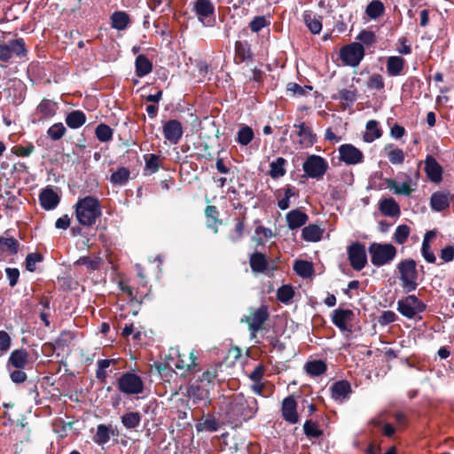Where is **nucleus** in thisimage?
Listing matches in <instances>:
<instances>
[{
	"label": "nucleus",
	"mask_w": 454,
	"mask_h": 454,
	"mask_svg": "<svg viewBox=\"0 0 454 454\" xmlns=\"http://www.w3.org/2000/svg\"><path fill=\"white\" fill-rule=\"evenodd\" d=\"M74 213L77 222L85 227L94 225L102 215V207L99 200L93 196L78 199L74 205Z\"/></svg>",
	"instance_id": "obj_1"
},
{
	"label": "nucleus",
	"mask_w": 454,
	"mask_h": 454,
	"mask_svg": "<svg viewBox=\"0 0 454 454\" xmlns=\"http://www.w3.org/2000/svg\"><path fill=\"white\" fill-rule=\"evenodd\" d=\"M258 411V403L255 398H246L242 394L233 395L229 403V416L234 419H252Z\"/></svg>",
	"instance_id": "obj_2"
},
{
	"label": "nucleus",
	"mask_w": 454,
	"mask_h": 454,
	"mask_svg": "<svg viewBox=\"0 0 454 454\" xmlns=\"http://www.w3.org/2000/svg\"><path fill=\"white\" fill-rule=\"evenodd\" d=\"M371 261L374 266L380 267L389 263L396 254V248L391 244L372 243L369 247Z\"/></svg>",
	"instance_id": "obj_3"
},
{
	"label": "nucleus",
	"mask_w": 454,
	"mask_h": 454,
	"mask_svg": "<svg viewBox=\"0 0 454 454\" xmlns=\"http://www.w3.org/2000/svg\"><path fill=\"white\" fill-rule=\"evenodd\" d=\"M398 270L404 291L407 293L414 291L418 286V273L415 262L413 260L401 262L398 264Z\"/></svg>",
	"instance_id": "obj_4"
},
{
	"label": "nucleus",
	"mask_w": 454,
	"mask_h": 454,
	"mask_svg": "<svg viewBox=\"0 0 454 454\" xmlns=\"http://www.w3.org/2000/svg\"><path fill=\"white\" fill-rule=\"evenodd\" d=\"M328 162L319 155H309L303 162L302 168L305 174L315 179H320L328 169Z\"/></svg>",
	"instance_id": "obj_5"
},
{
	"label": "nucleus",
	"mask_w": 454,
	"mask_h": 454,
	"mask_svg": "<svg viewBox=\"0 0 454 454\" xmlns=\"http://www.w3.org/2000/svg\"><path fill=\"white\" fill-rule=\"evenodd\" d=\"M340 57L344 65L356 67L364 57V48L361 43H352L342 47Z\"/></svg>",
	"instance_id": "obj_6"
},
{
	"label": "nucleus",
	"mask_w": 454,
	"mask_h": 454,
	"mask_svg": "<svg viewBox=\"0 0 454 454\" xmlns=\"http://www.w3.org/2000/svg\"><path fill=\"white\" fill-rule=\"evenodd\" d=\"M387 187L394 191L395 194L410 196L417 187V181L404 173L398 175L397 179H387Z\"/></svg>",
	"instance_id": "obj_7"
},
{
	"label": "nucleus",
	"mask_w": 454,
	"mask_h": 454,
	"mask_svg": "<svg viewBox=\"0 0 454 454\" xmlns=\"http://www.w3.org/2000/svg\"><path fill=\"white\" fill-rule=\"evenodd\" d=\"M118 388L125 395H139L144 390V383L137 374L127 372L119 378Z\"/></svg>",
	"instance_id": "obj_8"
},
{
	"label": "nucleus",
	"mask_w": 454,
	"mask_h": 454,
	"mask_svg": "<svg viewBox=\"0 0 454 454\" xmlns=\"http://www.w3.org/2000/svg\"><path fill=\"white\" fill-rule=\"evenodd\" d=\"M426 305L415 295H408L397 302V310L404 317L412 318L424 311Z\"/></svg>",
	"instance_id": "obj_9"
},
{
	"label": "nucleus",
	"mask_w": 454,
	"mask_h": 454,
	"mask_svg": "<svg viewBox=\"0 0 454 454\" xmlns=\"http://www.w3.org/2000/svg\"><path fill=\"white\" fill-rule=\"evenodd\" d=\"M26 55L23 39H15L8 43H0V60L8 62L12 57H24Z\"/></svg>",
	"instance_id": "obj_10"
},
{
	"label": "nucleus",
	"mask_w": 454,
	"mask_h": 454,
	"mask_svg": "<svg viewBox=\"0 0 454 454\" xmlns=\"http://www.w3.org/2000/svg\"><path fill=\"white\" fill-rule=\"evenodd\" d=\"M169 364L181 371L183 373L192 371L195 367V359L193 351L189 354H181L178 348H171Z\"/></svg>",
	"instance_id": "obj_11"
},
{
	"label": "nucleus",
	"mask_w": 454,
	"mask_h": 454,
	"mask_svg": "<svg viewBox=\"0 0 454 454\" xmlns=\"http://www.w3.org/2000/svg\"><path fill=\"white\" fill-rule=\"evenodd\" d=\"M348 256L350 265L356 270H363L367 263L365 247L359 242H355L348 247Z\"/></svg>",
	"instance_id": "obj_12"
},
{
	"label": "nucleus",
	"mask_w": 454,
	"mask_h": 454,
	"mask_svg": "<svg viewBox=\"0 0 454 454\" xmlns=\"http://www.w3.org/2000/svg\"><path fill=\"white\" fill-rule=\"evenodd\" d=\"M338 151L340 160L347 165H356L364 161V153L351 144L341 145Z\"/></svg>",
	"instance_id": "obj_13"
},
{
	"label": "nucleus",
	"mask_w": 454,
	"mask_h": 454,
	"mask_svg": "<svg viewBox=\"0 0 454 454\" xmlns=\"http://www.w3.org/2000/svg\"><path fill=\"white\" fill-rule=\"evenodd\" d=\"M355 314L351 309H337L333 312L332 321L341 332H351Z\"/></svg>",
	"instance_id": "obj_14"
},
{
	"label": "nucleus",
	"mask_w": 454,
	"mask_h": 454,
	"mask_svg": "<svg viewBox=\"0 0 454 454\" xmlns=\"http://www.w3.org/2000/svg\"><path fill=\"white\" fill-rule=\"evenodd\" d=\"M269 317L268 309L265 306H261L250 317L242 318V322H247L249 325L252 337H254L256 333L261 330L262 325Z\"/></svg>",
	"instance_id": "obj_15"
},
{
	"label": "nucleus",
	"mask_w": 454,
	"mask_h": 454,
	"mask_svg": "<svg viewBox=\"0 0 454 454\" xmlns=\"http://www.w3.org/2000/svg\"><path fill=\"white\" fill-rule=\"evenodd\" d=\"M164 138L172 145H176L183 136V126L177 120H169L163 124Z\"/></svg>",
	"instance_id": "obj_16"
},
{
	"label": "nucleus",
	"mask_w": 454,
	"mask_h": 454,
	"mask_svg": "<svg viewBox=\"0 0 454 454\" xmlns=\"http://www.w3.org/2000/svg\"><path fill=\"white\" fill-rule=\"evenodd\" d=\"M198 19L204 24L210 26L214 21L211 17L215 13V6L210 0H197L194 7Z\"/></svg>",
	"instance_id": "obj_17"
},
{
	"label": "nucleus",
	"mask_w": 454,
	"mask_h": 454,
	"mask_svg": "<svg viewBox=\"0 0 454 454\" xmlns=\"http://www.w3.org/2000/svg\"><path fill=\"white\" fill-rule=\"evenodd\" d=\"M386 70L388 76L395 77L404 75L406 73V61L400 56H390L386 60Z\"/></svg>",
	"instance_id": "obj_18"
},
{
	"label": "nucleus",
	"mask_w": 454,
	"mask_h": 454,
	"mask_svg": "<svg viewBox=\"0 0 454 454\" xmlns=\"http://www.w3.org/2000/svg\"><path fill=\"white\" fill-rule=\"evenodd\" d=\"M281 411L286 421L291 424H296L299 421L297 403L294 396H287L283 400Z\"/></svg>",
	"instance_id": "obj_19"
},
{
	"label": "nucleus",
	"mask_w": 454,
	"mask_h": 454,
	"mask_svg": "<svg viewBox=\"0 0 454 454\" xmlns=\"http://www.w3.org/2000/svg\"><path fill=\"white\" fill-rule=\"evenodd\" d=\"M294 128L298 129L296 133L297 136L300 137L299 144L302 148L311 147L316 143V134L306 123L301 122L300 124H295Z\"/></svg>",
	"instance_id": "obj_20"
},
{
	"label": "nucleus",
	"mask_w": 454,
	"mask_h": 454,
	"mask_svg": "<svg viewBox=\"0 0 454 454\" xmlns=\"http://www.w3.org/2000/svg\"><path fill=\"white\" fill-rule=\"evenodd\" d=\"M28 364V353L24 348L14 349L7 362V367L10 370L12 367L14 369H25Z\"/></svg>",
	"instance_id": "obj_21"
},
{
	"label": "nucleus",
	"mask_w": 454,
	"mask_h": 454,
	"mask_svg": "<svg viewBox=\"0 0 454 454\" xmlns=\"http://www.w3.org/2000/svg\"><path fill=\"white\" fill-rule=\"evenodd\" d=\"M286 218L288 228L290 230H296L303 226L308 222L309 216L301 210L296 208L289 211L286 214Z\"/></svg>",
	"instance_id": "obj_22"
},
{
	"label": "nucleus",
	"mask_w": 454,
	"mask_h": 454,
	"mask_svg": "<svg viewBox=\"0 0 454 454\" xmlns=\"http://www.w3.org/2000/svg\"><path fill=\"white\" fill-rule=\"evenodd\" d=\"M40 204L45 210L54 209L59 203V197L52 189H44L39 195Z\"/></svg>",
	"instance_id": "obj_23"
},
{
	"label": "nucleus",
	"mask_w": 454,
	"mask_h": 454,
	"mask_svg": "<svg viewBox=\"0 0 454 454\" xmlns=\"http://www.w3.org/2000/svg\"><path fill=\"white\" fill-rule=\"evenodd\" d=\"M332 397L337 402H343L351 393V387L348 381L340 380L335 382L332 387Z\"/></svg>",
	"instance_id": "obj_24"
},
{
	"label": "nucleus",
	"mask_w": 454,
	"mask_h": 454,
	"mask_svg": "<svg viewBox=\"0 0 454 454\" xmlns=\"http://www.w3.org/2000/svg\"><path fill=\"white\" fill-rule=\"evenodd\" d=\"M425 171L432 182L438 183L442 180V167L432 156L426 159Z\"/></svg>",
	"instance_id": "obj_25"
},
{
	"label": "nucleus",
	"mask_w": 454,
	"mask_h": 454,
	"mask_svg": "<svg viewBox=\"0 0 454 454\" xmlns=\"http://www.w3.org/2000/svg\"><path fill=\"white\" fill-rule=\"evenodd\" d=\"M379 209L386 216L395 217L400 215V207L393 198L381 200Z\"/></svg>",
	"instance_id": "obj_26"
},
{
	"label": "nucleus",
	"mask_w": 454,
	"mask_h": 454,
	"mask_svg": "<svg viewBox=\"0 0 454 454\" xmlns=\"http://www.w3.org/2000/svg\"><path fill=\"white\" fill-rule=\"evenodd\" d=\"M58 110L57 103L50 99H43L36 107V114L40 115L41 119H49L53 117Z\"/></svg>",
	"instance_id": "obj_27"
},
{
	"label": "nucleus",
	"mask_w": 454,
	"mask_h": 454,
	"mask_svg": "<svg viewBox=\"0 0 454 454\" xmlns=\"http://www.w3.org/2000/svg\"><path fill=\"white\" fill-rule=\"evenodd\" d=\"M86 121V116L82 111L74 110L66 117V123L70 129H78Z\"/></svg>",
	"instance_id": "obj_28"
},
{
	"label": "nucleus",
	"mask_w": 454,
	"mask_h": 454,
	"mask_svg": "<svg viewBox=\"0 0 454 454\" xmlns=\"http://www.w3.org/2000/svg\"><path fill=\"white\" fill-rule=\"evenodd\" d=\"M381 137V130L379 128L378 121L371 120L366 124V130L364 134V139L367 143H372Z\"/></svg>",
	"instance_id": "obj_29"
},
{
	"label": "nucleus",
	"mask_w": 454,
	"mask_h": 454,
	"mask_svg": "<svg viewBox=\"0 0 454 454\" xmlns=\"http://www.w3.org/2000/svg\"><path fill=\"white\" fill-rule=\"evenodd\" d=\"M136 74L139 77H143L151 73L153 65L151 61L145 56L139 55L136 59Z\"/></svg>",
	"instance_id": "obj_30"
},
{
	"label": "nucleus",
	"mask_w": 454,
	"mask_h": 454,
	"mask_svg": "<svg viewBox=\"0 0 454 454\" xmlns=\"http://www.w3.org/2000/svg\"><path fill=\"white\" fill-rule=\"evenodd\" d=\"M304 22L308 28L313 34H319L322 30L321 18L317 17L312 12H305L303 15Z\"/></svg>",
	"instance_id": "obj_31"
},
{
	"label": "nucleus",
	"mask_w": 454,
	"mask_h": 454,
	"mask_svg": "<svg viewBox=\"0 0 454 454\" xmlns=\"http://www.w3.org/2000/svg\"><path fill=\"white\" fill-rule=\"evenodd\" d=\"M322 230L316 224H309L302 230L301 236L303 239L309 242H317L320 240Z\"/></svg>",
	"instance_id": "obj_32"
},
{
	"label": "nucleus",
	"mask_w": 454,
	"mask_h": 454,
	"mask_svg": "<svg viewBox=\"0 0 454 454\" xmlns=\"http://www.w3.org/2000/svg\"><path fill=\"white\" fill-rule=\"evenodd\" d=\"M112 27L117 30H123L129 23V17L124 12H115L111 16Z\"/></svg>",
	"instance_id": "obj_33"
},
{
	"label": "nucleus",
	"mask_w": 454,
	"mask_h": 454,
	"mask_svg": "<svg viewBox=\"0 0 454 454\" xmlns=\"http://www.w3.org/2000/svg\"><path fill=\"white\" fill-rule=\"evenodd\" d=\"M431 207L435 211H442L449 207V198L445 193L435 192L430 200Z\"/></svg>",
	"instance_id": "obj_34"
},
{
	"label": "nucleus",
	"mask_w": 454,
	"mask_h": 454,
	"mask_svg": "<svg viewBox=\"0 0 454 454\" xmlns=\"http://www.w3.org/2000/svg\"><path fill=\"white\" fill-rule=\"evenodd\" d=\"M286 160L278 157L276 160L272 161L270 165V175L272 178H279L286 174Z\"/></svg>",
	"instance_id": "obj_35"
},
{
	"label": "nucleus",
	"mask_w": 454,
	"mask_h": 454,
	"mask_svg": "<svg viewBox=\"0 0 454 454\" xmlns=\"http://www.w3.org/2000/svg\"><path fill=\"white\" fill-rule=\"evenodd\" d=\"M305 370L310 376L316 377L326 371V364L321 360H314L305 364Z\"/></svg>",
	"instance_id": "obj_36"
},
{
	"label": "nucleus",
	"mask_w": 454,
	"mask_h": 454,
	"mask_svg": "<svg viewBox=\"0 0 454 454\" xmlns=\"http://www.w3.org/2000/svg\"><path fill=\"white\" fill-rule=\"evenodd\" d=\"M141 421V415L138 412H127L121 417V423L127 429L137 427Z\"/></svg>",
	"instance_id": "obj_37"
},
{
	"label": "nucleus",
	"mask_w": 454,
	"mask_h": 454,
	"mask_svg": "<svg viewBox=\"0 0 454 454\" xmlns=\"http://www.w3.org/2000/svg\"><path fill=\"white\" fill-rule=\"evenodd\" d=\"M188 395L190 399H192L195 403L199 402H204L206 404L207 403V391L199 386H191L188 388Z\"/></svg>",
	"instance_id": "obj_38"
},
{
	"label": "nucleus",
	"mask_w": 454,
	"mask_h": 454,
	"mask_svg": "<svg viewBox=\"0 0 454 454\" xmlns=\"http://www.w3.org/2000/svg\"><path fill=\"white\" fill-rule=\"evenodd\" d=\"M254 134L252 128L247 125H243L238 131L236 140L239 145L245 146L254 139Z\"/></svg>",
	"instance_id": "obj_39"
},
{
	"label": "nucleus",
	"mask_w": 454,
	"mask_h": 454,
	"mask_svg": "<svg viewBox=\"0 0 454 454\" xmlns=\"http://www.w3.org/2000/svg\"><path fill=\"white\" fill-rule=\"evenodd\" d=\"M251 269L255 272H262L266 270L267 260L261 253H255L250 257Z\"/></svg>",
	"instance_id": "obj_40"
},
{
	"label": "nucleus",
	"mask_w": 454,
	"mask_h": 454,
	"mask_svg": "<svg viewBox=\"0 0 454 454\" xmlns=\"http://www.w3.org/2000/svg\"><path fill=\"white\" fill-rule=\"evenodd\" d=\"M294 270L302 278H309L313 274V265L307 261H296L294 265Z\"/></svg>",
	"instance_id": "obj_41"
},
{
	"label": "nucleus",
	"mask_w": 454,
	"mask_h": 454,
	"mask_svg": "<svg viewBox=\"0 0 454 454\" xmlns=\"http://www.w3.org/2000/svg\"><path fill=\"white\" fill-rule=\"evenodd\" d=\"M365 12L371 19L376 20L384 12V5L379 0H373L367 5Z\"/></svg>",
	"instance_id": "obj_42"
},
{
	"label": "nucleus",
	"mask_w": 454,
	"mask_h": 454,
	"mask_svg": "<svg viewBox=\"0 0 454 454\" xmlns=\"http://www.w3.org/2000/svg\"><path fill=\"white\" fill-rule=\"evenodd\" d=\"M94 442L99 445L106 443L110 440V429L105 425H98L96 434L93 438Z\"/></svg>",
	"instance_id": "obj_43"
},
{
	"label": "nucleus",
	"mask_w": 454,
	"mask_h": 454,
	"mask_svg": "<svg viewBox=\"0 0 454 454\" xmlns=\"http://www.w3.org/2000/svg\"><path fill=\"white\" fill-rule=\"evenodd\" d=\"M129 171L126 168H120L111 176V182L114 184L123 185L129 180Z\"/></svg>",
	"instance_id": "obj_44"
},
{
	"label": "nucleus",
	"mask_w": 454,
	"mask_h": 454,
	"mask_svg": "<svg viewBox=\"0 0 454 454\" xmlns=\"http://www.w3.org/2000/svg\"><path fill=\"white\" fill-rule=\"evenodd\" d=\"M410 233H411V229L408 225H406V224L398 225L394 233V239L397 244L403 245L406 242Z\"/></svg>",
	"instance_id": "obj_45"
},
{
	"label": "nucleus",
	"mask_w": 454,
	"mask_h": 454,
	"mask_svg": "<svg viewBox=\"0 0 454 454\" xmlns=\"http://www.w3.org/2000/svg\"><path fill=\"white\" fill-rule=\"evenodd\" d=\"M219 428V424L215 418H207L196 425L198 432L209 431L215 432Z\"/></svg>",
	"instance_id": "obj_46"
},
{
	"label": "nucleus",
	"mask_w": 454,
	"mask_h": 454,
	"mask_svg": "<svg viewBox=\"0 0 454 454\" xmlns=\"http://www.w3.org/2000/svg\"><path fill=\"white\" fill-rule=\"evenodd\" d=\"M96 136L100 142H108L113 138V129L106 124H99L96 128Z\"/></svg>",
	"instance_id": "obj_47"
},
{
	"label": "nucleus",
	"mask_w": 454,
	"mask_h": 454,
	"mask_svg": "<svg viewBox=\"0 0 454 454\" xmlns=\"http://www.w3.org/2000/svg\"><path fill=\"white\" fill-rule=\"evenodd\" d=\"M294 291L291 286H283L280 288H278L277 296L278 299L283 302V303H289L291 302L292 299L294 298Z\"/></svg>",
	"instance_id": "obj_48"
},
{
	"label": "nucleus",
	"mask_w": 454,
	"mask_h": 454,
	"mask_svg": "<svg viewBox=\"0 0 454 454\" xmlns=\"http://www.w3.org/2000/svg\"><path fill=\"white\" fill-rule=\"evenodd\" d=\"M66 133V128L61 122L53 124L48 129L47 134L52 140L60 139Z\"/></svg>",
	"instance_id": "obj_49"
},
{
	"label": "nucleus",
	"mask_w": 454,
	"mask_h": 454,
	"mask_svg": "<svg viewBox=\"0 0 454 454\" xmlns=\"http://www.w3.org/2000/svg\"><path fill=\"white\" fill-rule=\"evenodd\" d=\"M341 101L348 104H353L357 98V92L356 89H343L339 91V96L336 98Z\"/></svg>",
	"instance_id": "obj_50"
},
{
	"label": "nucleus",
	"mask_w": 454,
	"mask_h": 454,
	"mask_svg": "<svg viewBox=\"0 0 454 454\" xmlns=\"http://www.w3.org/2000/svg\"><path fill=\"white\" fill-rule=\"evenodd\" d=\"M145 169L149 170L150 174L155 173L159 170L160 158L155 154L145 155Z\"/></svg>",
	"instance_id": "obj_51"
},
{
	"label": "nucleus",
	"mask_w": 454,
	"mask_h": 454,
	"mask_svg": "<svg viewBox=\"0 0 454 454\" xmlns=\"http://www.w3.org/2000/svg\"><path fill=\"white\" fill-rule=\"evenodd\" d=\"M254 234L256 236L258 244H263L264 239H268L273 237L272 231L270 228H266L262 225H258L255 228Z\"/></svg>",
	"instance_id": "obj_52"
},
{
	"label": "nucleus",
	"mask_w": 454,
	"mask_h": 454,
	"mask_svg": "<svg viewBox=\"0 0 454 454\" xmlns=\"http://www.w3.org/2000/svg\"><path fill=\"white\" fill-rule=\"evenodd\" d=\"M387 158L394 165H400L404 161V153L400 148H392L388 153Z\"/></svg>",
	"instance_id": "obj_53"
},
{
	"label": "nucleus",
	"mask_w": 454,
	"mask_h": 454,
	"mask_svg": "<svg viewBox=\"0 0 454 454\" xmlns=\"http://www.w3.org/2000/svg\"><path fill=\"white\" fill-rule=\"evenodd\" d=\"M149 8L157 12H164L170 6L169 0H148Z\"/></svg>",
	"instance_id": "obj_54"
},
{
	"label": "nucleus",
	"mask_w": 454,
	"mask_h": 454,
	"mask_svg": "<svg viewBox=\"0 0 454 454\" xmlns=\"http://www.w3.org/2000/svg\"><path fill=\"white\" fill-rule=\"evenodd\" d=\"M235 51L237 57L242 61L251 58L250 49L247 43L237 42L235 44Z\"/></svg>",
	"instance_id": "obj_55"
},
{
	"label": "nucleus",
	"mask_w": 454,
	"mask_h": 454,
	"mask_svg": "<svg viewBox=\"0 0 454 454\" xmlns=\"http://www.w3.org/2000/svg\"><path fill=\"white\" fill-rule=\"evenodd\" d=\"M304 433L309 437H319L322 434V431L318 428L317 425L311 420H307L303 426Z\"/></svg>",
	"instance_id": "obj_56"
},
{
	"label": "nucleus",
	"mask_w": 454,
	"mask_h": 454,
	"mask_svg": "<svg viewBox=\"0 0 454 454\" xmlns=\"http://www.w3.org/2000/svg\"><path fill=\"white\" fill-rule=\"evenodd\" d=\"M114 363V359H103L98 362L97 377L100 380H105L106 378V369Z\"/></svg>",
	"instance_id": "obj_57"
},
{
	"label": "nucleus",
	"mask_w": 454,
	"mask_h": 454,
	"mask_svg": "<svg viewBox=\"0 0 454 454\" xmlns=\"http://www.w3.org/2000/svg\"><path fill=\"white\" fill-rule=\"evenodd\" d=\"M384 80L383 77L379 74H373L370 76L367 86L372 90H380L384 88Z\"/></svg>",
	"instance_id": "obj_58"
},
{
	"label": "nucleus",
	"mask_w": 454,
	"mask_h": 454,
	"mask_svg": "<svg viewBox=\"0 0 454 454\" xmlns=\"http://www.w3.org/2000/svg\"><path fill=\"white\" fill-rule=\"evenodd\" d=\"M100 262H101V260L98 257L91 259L90 257L83 256V257L79 258L75 262V264L85 265L89 269L96 270L99 267Z\"/></svg>",
	"instance_id": "obj_59"
},
{
	"label": "nucleus",
	"mask_w": 454,
	"mask_h": 454,
	"mask_svg": "<svg viewBox=\"0 0 454 454\" xmlns=\"http://www.w3.org/2000/svg\"><path fill=\"white\" fill-rule=\"evenodd\" d=\"M42 260L43 257L39 254L32 253L27 254L26 257V269L31 272L35 271L36 263Z\"/></svg>",
	"instance_id": "obj_60"
},
{
	"label": "nucleus",
	"mask_w": 454,
	"mask_h": 454,
	"mask_svg": "<svg viewBox=\"0 0 454 454\" xmlns=\"http://www.w3.org/2000/svg\"><path fill=\"white\" fill-rule=\"evenodd\" d=\"M356 40L360 41L362 44L370 46L375 43V35L372 31L363 30L356 36Z\"/></svg>",
	"instance_id": "obj_61"
},
{
	"label": "nucleus",
	"mask_w": 454,
	"mask_h": 454,
	"mask_svg": "<svg viewBox=\"0 0 454 454\" xmlns=\"http://www.w3.org/2000/svg\"><path fill=\"white\" fill-rule=\"evenodd\" d=\"M11 347V338L4 331H0V356H4Z\"/></svg>",
	"instance_id": "obj_62"
},
{
	"label": "nucleus",
	"mask_w": 454,
	"mask_h": 454,
	"mask_svg": "<svg viewBox=\"0 0 454 454\" xmlns=\"http://www.w3.org/2000/svg\"><path fill=\"white\" fill-rule=\"evenodd\" d=\"M0 245L12 253H16L19 247V242L14 238H0Z\"/></svg>",
	"instance_id": "obj_63"
},
{
	"label": "nucleus",
	"mask_w": 454,
	"mask_h": 454,
	"mask_svg": "<svg viewBox=\"0 0 454 454\" xmlns=\"http://www.w3.org/2000/svg\"><path fill=\"white\" fill-rule=\"evenodd\" d=\"M22 370L23 369H15L13 371H11V369L9 370L10 371V378L12 382L20 384V383H23L24 381H26L27 376L26 372H24Z\"/></svg>",
	"instance_id": "obj_64"
}]
</instances>
